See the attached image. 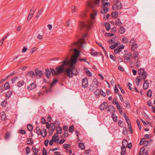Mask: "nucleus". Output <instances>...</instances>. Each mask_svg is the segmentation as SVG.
Here are the masks:
<instances>
[{"mask_svg": "<svg viewBox=\"0 0 155 155\" xmlns=\"http://www.w3.org/2000/svg\"><path fill=\"white\" fill-rule=\"evenodd\" d=\"M100 0H96L95 1H88L86 3L87 6L88 8H91L93 11L92 13L90 15V17L91 19H94L95 16L97 13V11L95 9L96 5L99 4ZM108 0H101V2L103 3L101 7H104L106 5H110L109 3L105 2H107Z\"/></svg>", "mask_w": 155, "mask_h": 155, "instance_id": "obj_1", "label": "nucleus"}, {"mask_svg": "<svg viewBox=\"0 0 155 155\" xmlns=\"http://www.w3.org/2000/svg\"><path fill=\"white\" fill-rule=\"evenodd\" d=\"M75 68H71V67L70 66L65 69L64 72L68 77L71 78L73 76V75L74 76L77 75L78 72L77 71V69H76L75 70V72H74Z\"/></svg>", "mask_w": 155, "mask_h": 155, "instance_id": "obj_2", "label": "nucleus"}, {"mask_svg": "<svg viewBox=\"0 0 155 155\" xmlns=\"http://www.w3.org/2000/svg\"><path fill=\"white\" fill-rule=\"evenodd\" d=\"M87 36V34H84L82 38L79 39L78 41L72 43L71 46H76L78 47L79 48L83 47V44L86 43L85 38Z\"/></svg>", "mask_w": 155, "mask_h": 155, "instance_id": "obj_3", "label": "nucleus"}, {"mask_svg": "<svg viewBox=\"0 0 155 155\" xmlns=\"http://www.w3.org/2000/svg\"><path fill=\"white\" fill-rule=\"evenodd\" d=\"M94 22L93 21H91L89 22L87 25L84 22H80L79 24L80 28L83 29V28H89L92 26L93 23Z\"/></svg>", "mask_w": 155, "mask_h": 155, "instance_id": "obj_4", "label": "nucleus"}, {"mask_svg": "<svg viewBox=\"0 0 155 155\" xmlns=\"http://www.w3.org/2000/svg\"><path fill=\"white\" fill-rule=\"evenodd\" d=\"M138 73L140 75H142V79L144 80L147 77V73L144 71L143 68H141L139 69Z\"/></svg>", "mask_w": 155, "mask_h": 155, "instance_id": "obj_5", "label": "nucleus"}, {"mask_svg": "<svg viewBox=\"0 0 155 155\" xmlns=\"http://www.w3.org/2000/svg\"><path fill=\"white\" fill-rule=\"evenodd\" d=\"M98 82L96 80H94L92 83V85L90 86V90L93 91L97 89L98 87Z\"/></svg>", "mask_w": 155, "mask_h": 155, "instance_id": "obj_6", "label": "nucleus"}, {"mask_svg": "<svg viewBox=\"0 0 155 155\" xmlns=\"http://www.w3.org/2000/svg\"><path fill=\"white\" fill-rule=\"evenodd\" d=\"M65 70L64 68H63L61 65L58 66L56 68V74L58 75L62 73Z\"/></svg>", "mask_w": 155, "mask_h": 155, "instance_id": "obj_7", "label": "nucleus"}, {"mask_svg": "<svg viewBox=\"0 0 155 155\" xmlns=\"http://www.w3.org/2000/svg\"><path fill=\"white\" fill-rule=\"evenodd\" d=\"M36 9V8L34 7L31 8L27 17V20L28 21H30Z\"/></svg>", "mask_w": 155, "mask_h": 155, "instance_id": "obj_8", "label": "nucleus"}, {"mask_svg": "<svg viewBox=\"0 0 155 155\" xmlns=\"http://www.w3.org/2000/svg\"><path fill=\"white\" fill-rule=\"evenodd\" d=\"M78 58H76L75 57L72 56L71 60L69 61L70 64H71L70 66L73 68H75V67L74 66V64L76 63L77 62V59Z\"/></svg>", "mask_w": 155, "mask_h": 155, "instance_id": "obj_9", "label": "nucleus"}, {"mask_svg": "<svg viewBox=\"0 0 155 155\" xmlns=\"http://www.w3.org/2000/svg\"><path fill=\"white\" fill-rule=\"evenodd\" d=\"M35 72L38 78H40L43 75V71L41 70H39L38 68L35 69Z\"/></svg>", "mask_w": 155, "mask_h": 155, "instance_id": "obj_10", "label": "nucleus"}, {"mask_svg": "<svg viewBox=\"0 0 155 155\" xmlns=\"http://www.w3.org/2000/svg\"><path fill=\"white\" fill-rule=\"evenodd\" d=\"M82 86L83 87L85 88L88 86V82L87 78L85 77L82 79Z\"/></svg>", "mask_w": 155, "mask_h": 155, "instance_id": "obj_11", "label": "nucleus"}, {"mask_svg": "<svg viewBox=\"0 0 155 155\" xmlns=\"http://www.w3.org/2000/svg\"><path fill=\"white\" fill-rule=\"evenodd\" d=\"M132 58V54L130 53H128L124 57V61L125 62H128Z\"/></svg>", "mask_w": 155, "mask_h": 155, "instance_id": "obj_12", "label": "nucleus"}, {"mask_svg": "<svg viewBox=\"0 0 155 155\" xmlns=\"http://www.w3.org/2000/svg\"><path fill=\"white\" fill-rule=\"evenodd\" d=\"M36 87L35 83L33 82L31 83L29 86L27 87V89L29 90H31L34 89Z\"/></svg>", "mask_w": 155, "mask_h": 155, "instance_id": "obj_13", "label": "nucleus"}, {"mask_svg": "<svg viewBox=\"0 0 155 155\" xmlns=\"http://www.w3.org/2000/svg\"><path fill=\"white\" fill-rule=\"evenodd\" d=\"M121 152L120 153L121 155H124L126 153V149L125 146L124 144V142H122V146L121 147Z\"/></svg>", "mask_w": 155, "mask_h": 155, "instance_id": "obj_14", "label": "nucleus"}, {"mask_svg": "<svg viewBox=\"0 0 155 155\" xmlns=\"http://www.w3.org/2000/svg\"><path fill=\"white\" fill-rule=\"evenodd\" d=\"M74 54L73 56L75 57L76 58H78L79 56V54L80 53L79 51L76 48L74 49Z\"/></svg>", "mask_w": 155, "mask_h": 155, "instance_id": "obj_15", "label": "nucleus"}, {"mask_svg": "<svg viewBox=\"0 0 155 155\" xmlns=\"http://www.w3.org/2000/svg\"><path fill=\"white\" fill-rule=\"evenodd\" d=\"M25 84V82L23 80L19 81L16 84V86L18 87H20Z\"/></svg>", "mask_w": 155, "mask_h": 155, "instance_id": "obj_16", "label": "nucleus"}, {"mask_svg": "<svg viewBox=\"0 0 155 155\" xmlns=\"http://www.w3.org/2000/svg\"><path fill=\"white\" fill-rule=\"evenodd\" d=\"M133 56L134 58H137V61H138V59L140 58V55L137 51H135L133 54Z\"/></svg>", "mask_w": 155, "mask_h": 155, "instance_id": "obj_17", "label": "nucleus"}, {"mask_svg": "<svg viewBox=\"0 0 155 155\" xmlns=\"http://www.w3.org/2000/svg\"><path fill=\"white\" fill-rule=\"evenodd\" d=\"M13 94V91H12L9 90L5 94V97L7 99L9 98Z\"/></svg>", "mask_w": 155, "mask_h": 155, "instance_id": "obj_18", "label": "nucleus"}, {"mask_svg": "<svg viewBox=\"0 0 155 155\" xmlns=\"http://www.w3.org/2000/svg\"><path fill=\"white\" fill-rule=\"evenodd\" d=\"M115 2H116L115 5L117 8V9H120L121 8L122 5L120 2L119 1V0H115Z\"/></svg>", "mask_w": 155, "mask_h": 155, "instance_id": "obj_19", "label": "nucleus"}, {"mask_svg": "<svg viewBox=\"0 0 155 155\" xmlns=\"http://www.w3.org/2000/svg\"><path fill=\"white\" fill-rule=\"evenodd\" d=\"M107 103L105 102H103L100 106H99L100 109L102 110H104L106 108V105Z\"/></svg>", "mask_w": 155, "mask_h": 155, "instance_id": "obj_20", "label": "nucleus"}, {"mask_svg": "<svg viewBox=\"0 0 155 155\" xmlns=\"http://www.w3.org/2000/svg\"><path fill=\"white\" fill-rule=\"evenodd\" d=\"M1 118L2 120L4 121L5 120L7 119L6 115L5 112L3 111L1 113Z\"/></svg>", "mask_w": 155, "mask_h": 155, "instance_id": "obj_21", "label": "nucleus"}, {"mask_svg": "<svg viewBox=\"0 0 155 155\" xmlns=\"http://www.w3.org/2000/svg\"><path fill=\"white\" fill-rule=\"evenodd\" d=\"M45 73L46 76L47 78H49V77L51 76V72L50 71V70L48 69L47 68L45 69Z\"/></svg>", "mask_w": 155, "mask_h": 155, "instance_id": "obj_22", "label": "nucleus"}, {"mask_svg": "<svg viewBox=\"0 0 155 155\" xmlns=\"http://www.w3.org/2000/svg\"><path fill=\"white\" fill-rule=\"evenodd\" d=\"M149 83L147 80H145L144 81V83L143 84V88L144 89H147L149 86Z\"/></svg>", "mask_w": 155, "mask_h": 155, "instance_id": "obj_23", "label": "nucleus"}, {"mask_svg": "<svg viewBox=\"0 0 155 155\" xmlns=\"http://www.w3.org/2000/svg\"><path fill=\"white\" fill-rule=\"evenodd\" d=\"M69 64H70L69 61H68L67 60H65L62 62V63L61 65L63 68H64V66L68 65Z\"/></svg>", "mask_w": 155, "mask_h": 155, "instance_id": "obj_24", "label": "nucleus"}, {"mask_svg": "<svg viewBox=\"0 0 155 155\" xmlns=\"http://www.w3.org/2000/svg\"><path fill=\"white\" fill-rule=\"evenodd\" d=\"M103 8L101 10V13L103 14H105L107 13L108 11V8L105 7L104 6Z\"/></svg>", "mask_w": 155, "mask_h": 155, "instance_id": "obj_25", "label": "nucleus"}, {"mask_svg": "<svg viewBox=\"0 0 155 155\" xmlns=\"http://www.w3.org/2000/svg\"><path fill=\"white\" fill-rule=\"evenodd\" d=\"M141 80V77L140 76H137L135 80L136 84L138 85Z\"/></svg>", "mask_w": 155, "mask_h": 155, "instance_id": "obj_26", "label": "nucleus"}, {"mask_svg": "<svg viewBox=\"0 0 155 155\" xmlns=\"http://www.w3.org/2000/svg\"><path fill=\"white\" fill-rule=\"evenodd\" d=\"M36 130L37 131L36 133L38 135H42V131L41 130L40 127L38 126H37L36 128Z\"/></svg>", "mask_w": 155, "mask_h": 155, "instance_id": "obj_27", "label": "nucleus"}, {"mask_svg": "<svg viewBox=\"0 0 155 155\" xmlns=\"http://www.w3.org/2000/svg\"><path fill=\"white\" fill-rule=\"evenodd\" d=\"M118 15V13L117 12H113L111 13V15L112 17L113 18H116L117 17Z\"/></svg>", "mask_w": 155, "mask_h": 155, "instance_id": "obj_28", "label": "nucleus"}, {"mask_svg": "<svg viewBox=\"0 0 155 155\" xmlns=\"http://www.w3.org/2000/svg\"><path fill=\"white\" fill-rule=\"evenodd\" d=\"M108 111L110 112L111 114L112 113H113L112 114H113L115 112V109L114 107V106H111V107H110V109H109L108 110Z\"/></svg>", "mask_w": 155, "mask_h": 155, "instance_id": "obj_29", "label": "nucleus"}, {"mask_svg": "<svg viewBox=\"0 0 155 155\" xmlns=\"http://www.w3.org/2000/svg\"><path fill=\"white\" fill-rule=\"evenodd\" d=\"M105 26L106 29L107 31H109L110 29V25L108 22H106L105 24Z\"/></svg>", "mask_w": 155, "mask_h": 155, "instance_id": "obj_30", "label": "nucleus"}, {"mask_svg": "<svg viewBox=\"0 0 155 155\" xmlns=\"http://www.w3.org/2000/svg\"><path fill=\"white\" fill-rule=\"evenodd\" d=\"M57 131V133L58 134H60L61 133L62 129L60 127H57L56 129Z\"/></svg>", "mask_w": 155, "mask_h": 155, "instance_id": "obj_31", "label": "nucleus"}, {"mask_svg": "<svg viewBox=\"0 0 155 155\" xmlns=\"http://www.w3.org/2000/svg\"><path fill=\"white\" fill-rule=\"evenodd\" d=\"M55 123H51L50 127L52 131L54 130L55 128Z\"/></svg>", "mask_w": 155, "mask_h": 155, "instance_id": "obj_32", "label": "nucleus"}, {"mask_svg": "<svg viewBox=\"0 0 155 155\" xmlns=\"http://www.w3.org/2000/svg\"><path fill=\"white\" fill-rule=\"evenodd\" d=\"M41 131L42 132V135H41L42 136L44 137H45L47 134L46 130L45 128H43Z\"/></svg>", "mask_w": 155, "mask_h": 155, "instance_id": "obj_33", "label": "nucleus"}, {"mask_svg": "<svg viewBox=\"0 0 155 155\" xmlns=\"http://www.w3.org/2000/svg\"><path fill=\"white\" fill-rule=\"evenodd\" d=\"M32 149L34 153H37L39 151V150L34 146L32 147Z\"/></svg>", "mask_w": 155, "mask_h": 155, "instance_id": "obj_34", "label": "nucleus"}, {"mask_svg": "<svg viewBox=\"0 0 155 155\" xmlns=\"http://www.w3.org/2000/svg\"><path fill=\"white\" fill-rule=\"evenodd\" d=\"M43 9L42 8H41L39 10L37 15L36 16L35 18H38L39 17V16L41 15V14H42V12H43Z\"/></svg>", "mask_w": 155, "mask_h": 155, "instance_id": "obj_35", "label": "nucleus"}, {"mask_svg": "<svg viewBox=\"0 0 155 155\" xmlns=\"http://www.w3.org/2000/svg\"><path fill=\"white\" fill-rule=\"evenodd\" d=\"M111 117L113 120L114 121V122H116L117 121V117L115 114L114 113L112 114L111 115Z\"/></svg>", "mask_w": 155, "mask_h": 155, "instance_id": "obj_36", "label": "nucleus"}, {"mask_svg": "<svg viewBox=\"0 0 155 155\" xmlns=\"http://www.w3.org/2000/svg\"><path fill=\"white\" fill-rule=\"evenodd\" d=\"M123 43L124 44H127L129 42V40L127 37H124L122 39Z\"/></svg>", "mask_w": 155, "mask_h": 155, "instance_id": "obj_37", "label": "nucleus"}, {"mask_svg": "<svg viewBox=\"0 0 155 155\" xmlns=\"http://www.w3.org/2000/svg\"><path fill=\"white\" fill-rule=\"evenodd\" d=\"M5 89V90L9 89L10 88V85L8 82H6L5 84L4 85Z\"/></svg>", "mask_w": 155, "mask_h": 155, "instance_id": "obj_38", "label": "nucleus"}, {"mask_svg": "<svg viewBox=\"0 0 155 155\" xmlns=\"http://www.w3.org/2000/svg\"><path fill=\"white\" fill-rule=\"evenodd\" d=\"M146 142L147 143H149V141L147 140H145L143 138H142L141 139L140 143V145H142L144 143H145V142Z\"/></svg>", "mask_w": 155, "mask_h": 155, "instance_id": "obj_39", "label": "nucleus"}, {"mask_svg": "<svg viewBox=\"0 0 155 155\" xmlns=\"http://www.w3.org/2000/svg\"><path fill=\"white\" fill-rule=\"evenodd\" d=\"M78 60L80 61H83L84 62H86L88 64H89V62L88 61H86V57H84L82 58H79L78 59Z\"/></svg>", "mask_w": 155, "mask_h": 155, "instance_id": "obj_40", "label": "nucleus"}, {"mask_svg": "<svg viewBox=\"0 0 155 155\" xmlns=\"http://www.w3.org/2000/svg\"><path fill=\"white\" fill-rule=\"evenodd\" d=\"M132 46L131 47V49L132 51H134L138 47V45L137 44H135L134 45L132 44Z\"/></svg>", "mask_w": 155, "mask_h": 155, "instance_id": "obj_41", "label": "nucleus"}, {"mask_svg": "<svg viewBox=\"0 0 155 155\" xmlns=\"http://www.w3.org/2000/svg\"><path fill=\"white\" fill-rule=\"evenodd\" d=\"M79 148H81V149H84L85 148V146L84 144L83 143H79L78 144Z\"/></svg>", "mask_w": 155, "mask_h": 155, "instance_id": "obj_42", "label": "nucleus"}, {"mask_svg": "<svg viewBox=\"0 0 155 155\" xmlns=\"http://www.w3.org/2000/svg\"><path fill=\"white\" fill-rule=\"evenodd\" d=\"M71 9L72 12L73 13L76 11L77 10V7L74 5H72L71 6Z\"/></svg>", "mask_w": 155, "mask_h": 155, "instance_id": "obj_43", "label": "nucleus"}, {"mask_svg": "<svg viewBox=\"0 0 155 155\" xmlns=\"http://www.w3.org/2000/svg\"><path fill=\"white\" fill-rule=\"evenodd\" d=\"M50 71L51 72V73H52V74L53 75H58V74H56V70H55L54 68H51Z\"/></svg>", "mask_w": 155, "mask_h": 155, "instance_id": "obj_44", "label": "nucleus"}, {"mask_svg": "<svg viewBox=\"0 0 155 155\" xmlns=\"http://www.w3.org/2000/svg\"><path fill=\"white\" fill-rule=\"evenodd\" d=\"M27 140L28 142V143H27L28 144L31 145L33 144L34 142L31 139L28 138Z\"/></svg>", "mask_w": 155, "mask_h": 155, "instance_id": "obj_45", "label": "nucleus"}, {"mask_svg": "<svg viewBox=\"0 0 155 155\" xmlns=\"http://www.w3.org/2000/svg\"><path fill=\"white\" fill-rule=\"evenodd\" d=\"M119 32L121 34H123L124 33L125 29L123 27L121 26L120 28Z\"/></svg>", "mask_w": 155, "mask_h": 155, "instance_id": "obj_46", "label": "nucleus"}, {"mask_svg": "<svg viewBox=\"0 0 155 155\" xmlns=\"http://www.w3.org/2000/svg\"><path fill=\"white\" fill-rule=\"evenodd\" d=\"M27 128L28 130L30 131H31L33 130V126L31 124H29L28 125Z\"/></svg>", "mask_w": 155, "mask_h": 155, "instance_id": "obj_47", "label": "nucleus"}, {"mask_svg": "<svg viewBox=\"0 0 155 155\" xmlns=\"http://www.w3.org/2000/svg\"><path fill=\"white\" fill-rule=\"evenodd\" d=\"M74 125H71V126H70L68 130L70 132H72L74 130Z\"/></svg>", "mask_w": 155, "mask_h": 155, "instance_id": "obj_48", "label": "nucleus"}, {"mask_svg": "<svg viewBox=\"0 0 155 155\" xmlns=\"http://www.w3.org/2000/svg\"><path fill=\"white\" fill-rule=\"evenodd\" d=\"M28 75H29V76L31 77H32L33 76L35 75V73L33 71H30L29 72H28L27 74Z\"/></svg>", "mask_w": 155, "mask_h": 155, "instance_id": "obj_49", "label": "nucleus"}, {"mask_svg": "<svg viewBox=\"0 0 155 155\" xmlns=\"http://www.w3.org/2000/svg\"><path fill=\"white\" fill-rule=\"evenodd\" d=\"M100 90L97 89L94 91V94L96 96H98L100 95Z\"/></svg>", "mask_w": 155, "mask_h": 155, "instance_id": "obj_50", "label": "nucleus"}, {"mask_svg": "<svg viewBox=\"0 0 155 155\" xmlns=\"http://www.w3.org/2000/svg\"><path fill=\"white\" fill-rule=\"evenodd\" d=\"M116 24L119 26H121L122 25V23L121 22L119 18H118L116 21Z\"/></svg>", "mask_w": 155, "mask_h": 155, "instance_id": "obj_51", "label": "nucleus"}, {"mask_svg": "<svg viewBox=\"0 0 155 155\" xmlns=\"http://www.w3.org/2000/svg\"><path fill=\"white\" fill-rule=\"evenodd\" d=\"M152 94V91L151 90H148V91H147V96L148 97H151Z\"/></svg>", "mask_w": 155, "mask_h": 155, "instance_id": "obj_52", "label": "nucleus"}, {"mask_svg": "<svg viewBox=\"0 0 155 155\" xmlns=\"http://www.w3.org/2000/svg\"><path fill=\"white\" fill-rule=\"evenodd\" d=\"M30 149L29 147H27L25 149V153L26 154H28L30 152Z\"/></svg>", "mask_w": 155, "mask_h": 155, "instance_id": "obj_53", "label": "nucleus"}, {"mask_svg": "<svg viewBox=\"0 0 155 155\" xmlns=\"http://www.w3.org/2000/svg\"><path fill=\"white\" fill-rule=\"evenodd\" d=\"M7 103V101L5 100L3 101L1 103V106L3 107L5 106Z\"/></svg>", "mask_w": 155, "mask_h": 155, "instance_id": "obj_54", "label": "nucleus"}, {"mask_svg": "<svg viewBox=\"0 0 155 155\" xmlns=\"http://www.w3.org/2000/svg\"><path fill=\"white\" fill-rule=\"evenodd\" d=\"M71 146L69 144H64L63 145V147L64 149H66L68 148H70L71 147Z\"/></svg>", "mask_w": 155, "mask_h": 155, "instance_id": "obj_55", "label": "nucleus"}, {"mask_svg": "<svg viewBox=\"0 0 155 155\" xmlns=\"http://www.w3.org/2000/svg\"><path fill=\"white\" fill-rule=\"evenodd\" d=\"M18 77H15L12 79V81L13 84L15 83L16 82L17 80L18 79Z\"/></svg>", "mask_w": 155, "mask_h": 155, "instance_id": "obj_56", "label": "nucleus"}, {"mask_svg": "<svg viewBox=\"0 0 155 155\" xmlns=\"http://www.w3.org/2000/svg\"><path fill=\"white\" fill-rule=\"evenodd\" d=\"M145 150V148L144 147H142L140 149L139 154H143Z\"/></svg>", "mask_w": 155, "mask_h": 155, "instance_id": "obj_57", "label": "nucleus"}, {"mask_svg": "<svg viewBox=\"0 0 155 155\" xmlns=\"http://www.w3.org/2000/svg\"><path fill=\"white\" fill-rule=\"evenodd\" d=\"M121 51V50L120 49V48H118L114 50V52L116 54H118L120 53Z\"/></svg>", "mask_w": 155, "mask_h": 155, "instance_id": "obj_58", "label": "nucleus"}, {"mask_svg": "<svg viewBox=\"0 0 155 155\" xmlns=\"http://www.w3.org/2000/svg\"><path fill=\"white\" fill-rule=\"evenodd\" d=\"M117 86H118L120 90L121 93L123 94L125 93V91L120 86V85L119 84H117Z\"/></svg>", "mask_w": 155, "mask_h": 155, "instance_id": "obj_59", "label": "nucleus"}, {"mask_svg": "<svg viewBox=\"0 0 155 155\" xmlns=\"http://www.w3.org/2000/svg\"><path fill=\"white\" fill-rule=\"evenodd\" d=\"M86 16V14L85 13L83 12H82L81 15H80V16L81 18H84Z\"/></svg>", "mask_w": 155, "mask_h": 155, "instance_id": "obj_60", "label": "nucleus"}, {"mask_svg": "<svg viewBox=\"0 0 155 155\" xmlns=\"http://www.w3.org/2000/svg\"><path fill=\"white\" fill-rule=\"evenodd\" d=\"M10 136V134L8 132H6L5 137V139L6 140H8Z\"/></svg>", "mask_w": 155, "mask_h": 155, "instance_id": "obj_61", "label": "nucleus"}, {"mask_svg": "<svg viewBox=\"0 0 155 155\" xmlns=\"http://www.w3.org/2000/svg\"><path fill=\"white\" fill-rule=\"evenodd\" d=\"M58 81V80L56 79H54L53 81H52V83L51 84V86L52 87L54 86V85Z\"/></svg>", "mask_w": 155, "mask_h": 155, "instance_id": "obj_62", "label": "nucleus"}, {"mask_svg": "<svg viewBox=\"0 0 155 155\" xmlns=\"http://www.w3.org/2000/svg\"><path fill=\"white\" fill-rule=\"evenodd\" d=\"M127 133V129L126 127H124L123 131V134L124 135L126 134Z\"/></svg>", "mask_w": 155, "mask_h": 155, "instance_id": "obj_63", "label": "nucleus"}, {"mask_svg": "<svg viewBox=\"0 0 155 155\" xmlns=\"http://www.w3.org/2000/svg\"><path fill=\"white\" fill-rule=\"evenodd\" d=\"M58 136V135L57 133L55 134L54 136L52 137V139L53 140L56 139Z\"/></svg>", "mask_w": 155, "mask_h": 155, "instance_id": "obj_64", "label": "nucleus"}]
</instances>
